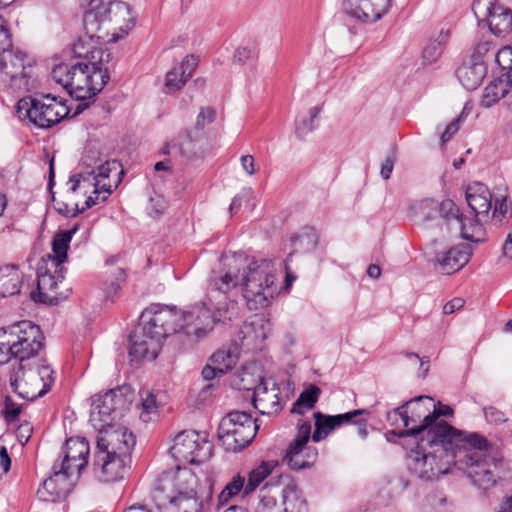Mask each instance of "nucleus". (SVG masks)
<instances>
[{"label":"nucleus","mask_w":512,"mask_h":512,"mask_svg":"<svg viewBox=\"0 0 512 512\" xmlns=\"http://www.w3.org/2000/svg\"><path fill=\"white\" fill-rule=\"evenodd\" d=\"M112 0H85L83 18L86 36L73 45L74 55L80 59L72 64L59 63L52 70L53 80L61 85L70 96L82 101L76 113L88 107V100L102 91L110 79L108 63L110 53L97 44L104 40L102 31L106 13Z\"/></svg>","instance_id":"obj_1"},{"label":"nucleus","mask_w":512,"mask_h":512,"mask_svg":"<svg viewBox=\"0 0 512 512\" xmlns=\"http://www.w3.org/2000/svg\"><path fill=\"white\" fill-rule=\"evenodd\" d=\"M458 439L440 438L426 442L416 439V448L407 459L409 470L420 479L433 480L448 473L451 464L462 470L481 489L495 485L496 476L490 468L488 439L477 432L461 435Z\"/></svg>","instance_id":"obj_2"},{"label":"nucleus","mask_w":512,"mask_h":512,"mask_svg":"<svg viewBox=\"0 0 512 512\" xmlns=\"http://www.w3.org/2000/svg\"><path fill=\"white\" fill-rule=\"evenodd\" d=\"M227 270L215 275L210 280V288L223 294L237 286L242 287L243 297L249 309L257 310L268 304L272 296L275 274L271 261L253 260L241 255H234L225 264Z\"/></svg>","instance_id":"obj_3"},{"label":"nucleus","mask_w":512,"mask_h":512,"mask_svg":"<svg viewBox=\"0 0 512 512\" xmlns=\"http://www.w3.org/2000/svg\"><path fill=\"white\" fill-rule=\"evenodd\" d=\"M177 311L160 304L151 305L140 317L139 325L129 336V354L136 359L154 360L162 339L178 332Z\"/></svg>","instance_id":"obj_4"},{"label":"nucleus","mask_w":512,"mask_h":512,"mask_svg":"<svg viewBox=\"0 0 512 512\" xmlns=\"http://www.w3.org/2000/svg\"><path fill=\"white\" fill-rule=\"evenodd\" d=\"M433 399L429 396H417L405 402L402 406L388 412V417L400 416L401 421L407 430L400 433V436H412L416 439L428 438L426 442H433L434 439L447 437L458 439L461 435L469 432L458 430L448 423H435L436 415L431 414Z\"/></svg>","instance_id":"obj_5"},{"label":"nucleus","mask_w":512,"mask_h":512,"mask_svg":"<svg viewBox=\"0 0 512 512\" xmlns=\"http://www.w3.org/2000/svg\"><path fill=\"white\" fill-rule=\"evenodd\" d=\"M10 386L21 398L35 400L44 396L54 383V371L43 358L27 359L13 366Z\"/></svg>","instance_id":"obj_6"},{"label":"nucleus","mask_w":512,"mask_h":512,"mask_svg":"<svg viewBox=\"0 0 512 512\" xmlns=\"http://www.w3.org/2000/svg\"><path fill=\"white\" fill-rule=\"evenodd\" d=\"M417 215L423 222L434 220L437 215H440L447 230H459L463 239L473 243H480L485 240L484 228L474 221H470L472 233L469 232L463 215L452 200H443L441 203L431 199L423 200L418 205Z\"/></svg>","instance_id":"obj_7"},{"label":"nucleus","mask_w":512,"mask_h":512,"mask_svg":"<svg viewBox=\"0 0 512 512\" xmlns=\"http://www.w3.org/2000/svg\"><path fill=\"white\" fill-rule=\"evenodd\" d=\"M134 392L130 386H121L91 397L90 423L94 429H103L122 417L132 405Z\"/></svg>","instance_id":"obj_8"},{"label":"nucleus","mask_w":512,"mask_h":512,"mask_svg":"<svg viewBox=\"0 0 512 512\" xmlns=\"http://www.w3.org/2000/svg\"><path fill=\"white\" fill-rule=\"evenodd\" d=\"M20 118H28L39 128H50L69 114L68 107L50 94L41 98L25 97L16 105Z\"/></svg>","instance_id":"obj_9"},{"label":"nucleus","mask_w":512,"mask_h":512,"mask_svg":"<svg viewBox=\"0 0 512 512\" xmlns=\"http://www.w3.org/2000/svg\"><path fill=\"white\" fill-rule=\"evenodd\" d=\"M257 425L246 412L233 411L226 415L218 427V437L226 450L237 452L247 447L254 439Z\"/></svg>","instance_id":"obj_10"},{"label":"nucleus","mask_w":512,"mask_h":512,"mask_svg":"<svg viewBox=\"0 0 512 512\" xmlns=\"http://www.w3.org/2000/svg\"><path fill=\"white\" fill-rule=\"evenodd\" d=\"M98 155L99 152L92 148L86 150L82 162L85 166L88 168L91 167L92 169L85 174L80 173L70 178V181L73 182L71 187L72 192H76L81 184L85 185L87 183L88 186L95 187V193L99 191H104L108 194L112 193V185L106 183L105 180L110 177L112 171L116 172V175H119L123 173V170L120 169L121 165L116 160H107L102 163Z\"/></svg>","instance_id":"obj_11"},{"label":"nucleus","mask_w":512,"mask_h":512,"mask_svg":"<svg viewBox=\"0 0 512 512\" xmlns=\"http://www.w3.org/2000/svg\"><path fill=\"white\" fill-rule=\"evenodd\" d=\"M212 452V443L194 430L179 432L170 448V453L179 466L205 462L212 456Z\"/></svg>","instance_id":"obj_12"},{"label":"nucleus","mask_w":512,"mask_h":512,"mask_svg":"<svg viewBox=\"0 0 512 512\" xmlns=\"http://www.w3.org/2000/svg\"><path fill=\"white\" fill-rule=\"evenodd\" d=\"M178 331L182 329L187 337L195 341L206 338L219 323L214 318L212 300H201L193 304L187 311L178 313Z\"/></svg>","instance_id":"obj_13"},{"label":"nucleus","mask_w":512,"mask_h":512,"mask_svg":"<svg viewBox=\"0 0 512 512\" xmlns=\"http://www.w3.org/2000/svg\"><path fill=\"white\" fill-rule=\"evenodd\" d=\"M209 486H202L198 477L187 468L177 465L175 471H168L161 475L153 494L166 496L186 497L201 495L204 489Z\"/></svg>","instance_id":"obj_14"},{"label":"nucleus","mask_w":512,"mask_h":512,"mask_svg":"<svg viewBox=\"0 0 512 512\" xmlns=\"http://www.w3.org/2000/svg\"><path fill=\"white\" fill-rule=\"evenodd\" d=\"M11 339L17 363L39 358L38 353L43 348L44 336L39 326L31 321H20L9 326Z\"/></svg>","instance_id":"obj_15"},{"label":"nucleus","mask_w":512,"mask_h":512,"mask_svg":"<svg viewBox=\"0 0 512 512\" xmlns=\"http://www.w3.org/2000/svg\"><path fill=\"white\" fill-rule=\"evenodd\" d=\"M0 73L3 81L16 90L29 88L31 66L26 64V54L19 49L6 47L0 54Z\"/></svg>","instance_id":"obj_16"},{"label":"nucleus","mask_w":512,"mask_h":512,"mask_svg":"<svg viewBox=\"0 0 512 512\" xmlns=\"http://www.w3.org/2000/svg\"><path fill=\"white\" fill-rule=\"evenodd\" d=\"M312 438L311 424L307 421L297 424V433L290 442L284 461L294 470H300L310 467L317 458V450L308 446V442Z\"/></svg>","instance_id":"obj_17"},{"label":"nucleus","mask_w":512,"mask_h":512,"mask_svg":"<svg viewBox=\"0 0 512 512\" xmlns=\"http://www.w3.org/2000/svg\"><path fill=\"white\" fill-rule=\"evenodd\" d=\"M98 431L96 451L120 455L130 458L135 445V438L126 427L121 425H109Z\"/></svg>","instance_id":"obj_18"},{"label":"nucleus","mask_w":512,"mask_h":512,"mask_svg":"<svg viewBox=\"0 0 512 512\" xmlns=\"http://www.w3.org/2000/svg\"><path fill=\"white\" fill-rule=\"evenodd\" d=\"M130 462L131 457L124 458L120 455L95 451L93 472L101 482H115L124 478Z\"/></svg>","instance_id":"obj_19"},{"label":"nucleus","mask_w":512,"mask_h":512,"mask_svg":"<svg viewBox=\"0 0 512 512\" xmlns=\"http://www.w3.org/2000/svg\"><path fill=\"white\" fill-rule=\"evenodd\" d=\"M52 471V475L44 480L37 491V496L41 501L57 502L63 500L72 489L73 482L71 478L74 475L63 469V466H58V463H54Z\"/></svg>","instance_id":"obj_20"},{"label":"nucleus","mask_w":512,"mask_h":512,"mask_svg":"<svg viewBox=\"0 0 512 512\" xmlns=\"http://www.w3.org/2000/svg\"><path fill=\"white\" fill-rule=\"evenodd\" d=\"M153 499L162 512H200L212 499V488H205L201 495L186 497L153 494Z\"/></svg>","instance_id":"obj_21"},{"label":"nucleus","mask_w":512,"mask_h":512,"mask_svg":"<svg viewBox=\"0 0 512 512\" xmlns=\"http://www.w3.org/2000/svg\"><path fill=\"white\" fill-rule=\"evenodd\" d=\"M63 275L60 271H55V274L47 271L41 272L39 269L37 276V291L31 292V297L34 301L44 304H57L63 300L67 295L61 291L60 286L63 283Z\"/></svg>","instance_id":"obj_22"},{"label":"nucleus","mask_w":512,"mask_h":512,"mask_svg":"<svg viewBox=\"0 0 512 512\" xmlns=\"http://www.w3.org/2000/svg\"><path fill=\"white\" fill-rule=\"evenodd\" d=\"M466 201L468 206L474 213L477 219H469L467 217H463L469 232L472 233V228L470 227V221H474L478 223L482 228L481 221H486L489 218V211L491 209L492 203V195L487 188L482 183L474 182L468 185L466 189Z\"/></svg>","instance_id":"obj_23"},{"label":"nucleus","mask_w":512,"mask_h":512,"mask_svg":"<svg viewBox=\"0 0 512 512\" xmlns=\"http://www.w3.org/2000/svg\"><path fill=\"white\" fill-rule=\"evenodd\" d=\"M89 452V443L85 438H69L64 447L63 460L58 466H63V469L78 478L88 464Z\"/></svg>","instance_id":"obj_24"},{"label":"nucleus","mask_w":512,"mask_h":512,"mask_svg":"<svg viewBox=\"0 0 512 512\" xmlns=\"http://www.w3.org/2000/svg\"><path fill=\"white\" fill-rule=\"evenodd\" d=\"M392 0H345L344 11L352 18L362 22H375L386 14Z\"/></svg>","instance_id":"obj_25"},{"label":"nucleus","mask_w":512,"mask_h":512,"mask_svg":"<svg viewBox=\"0 0 512 512\" xmlns=\"http://www.w3.org/2000/svg\"><path fill=\"white\" fill-rule=\"evenodd\" d=\"M369 414L370 413L365 409H355L338 415H324L321 412H315V430L312 434V440L314 442H319L325 439L336 428L342 425H349L350 420H352L354 416Z\"/></svg>","instance_id":"obj_26"},{"label":"nucleus","mask_w":512,"mask_h":512,"mask_svg":"<svg viewBox=\"0 0 512 512\" xmlns=\"http://www.w3.org/2000/svg\"><path fill=\"white\" fill-rule=\"evenodd\" d=\"M167 148L174 153H178L186 159H196L204 155L206 151V143L203 133L195 131H185L178 135L171 143L167 144Z\"/></svg>","instance_id":"obj_27"},{"label":"nucleus","mask_w":512,"mask_h":512,"mask_svg":"<svg viewBox=\"0 0 512 512\" xmlns=\"http://www.w3.org/2000/svg\"><path fill=\"white\" fill-rule=\"evenodd\" d=\"M270 332V321L263 314L249 317L240 329V339L243 346L257 348Z\"/></svg>","instance_id":"obj_28"},{"label":"nucleus","mask_w":512,"mask_h":512,"mask_svg":"<svg viewBox=\"0 0 512 512\" xmlns=\"http://www.w3.org/2000/svg\"><path fill=\"white\" fill-rule=\"evenodd\" d=\"M496 36L507 34L512 28V12L496 1H489L482 19Z\"/></svg>","instance_id":"obj_29"},{"label":"nucleus","mask_w":512,"mask_h":512,"mask_svg":"<svg viewBox=\"0 0 512 512\" xmlns=\"http://www.w3.org/2000/svg\"><path fill=\"white\" fill-rule=\"evenodd\" d=\"M133 17L131 16L130 7L128 4L121 1H113L108 6L106 13V23L103 26L102 31L98 34H103L104 38L110 33L116 30L127 33L131 28Z\"/></svg>","instance_id":"obj_30"},{"label":"nucleus","mask_w":512,"mask_h":512,"mask_svg":"<svg viewBox=\"0 0 512 512\" xmlns=\"http://www.w3.org/2000/svg\"><path fill=\"white\" fill-rule=\"evenodd\" d=\"M471 255V246L461 244L452 247L446 252L438 253L436 261L443 273L451 274L464 267L469 262Z\"/></svg>","instance_id":"obj_31"},{"label":"nucleus","mask_w":512,"mask_h":512,"mask_svg":"<svg viewBox=\"0 0 512 512\" xmlns=\"http://www.w3.org/2000/svg\"><path fill=\"white\" fill-rule=\"evenodd\" d=\"M252 402L254 407L263 415H271L280 409L279 389L273 383L268 388L264 381H261L253 392Z\"/></svg>","instance_id":"obj_32"},{"label":"nucleus","mask_w":512,"mask_h":512,"mask_svg":"<svg viewBox=\"0 0 512 512\" xmlns=\"http://www.w3.org/2000/svg\"><path fill=\"white\" fill-rule=\"evenodd\" d=\"M198 65V59L194 55L186 56L183 61L174 66L167 74L165 88L168 92H175L181 89L187 80L193 75Z\"/></svg>","instance_id":"obj_33"},{"label":"nucleus","mask_w":512,"mask_h":512,"mask_svg":"<svg viewBox=\"0 0 512 512\" xmlns=\"http://www.w3.org/2000/svg\"><path fill=\"white\" fill-rule=\"evenodd\" d=\"M23 274L15 265L0 267V297L14 296L20 293Z\"/></svg>","instance_id":"obj_34"},{"label":"nucleus","mask_w":512,"mask_h":512,"mask_svg":"<svg viewBox=\"0 0 512 512\" xmlns=\"http://www.w3.org/2000/svg\"><path fill=\"white\" fill-rule=\"evenodd\" d=\"M485 62H472L461 65L456 75L464 88L468 90L476 89L483 81L486 75Z\"/></svg>","instance_id":"obj_35"},{"label":"nucleus","mask_w":512,"mask_h":512,"mask_svg":"<svg viewBox=\"0 0 512 512\" xmlns=\"http://www.w3.org/2000/svg\"><path fill=\"white\" fill-rule=\"evenodd\" d=\"M239 359V348L236 345H231L226 348H221L216 351L209 358V362L216 365L218 372L227 373L229 370L234 368Z\"/></svg>","instance_id":"obj_36"},{"label":"nucleus","mask_w":512,"mask_h":512,"mask_svg":"<svg viewBox=\"0 0 512 512\" xmlns=\"http://www.w3.org/2000/svg\"><path fill=\"white\" fill-rule=\"evenodd\" d=\"M278 466V462L274 460L262 461L257 467L252 469L248 474L245 485V496L254 492L259 485L272 474Z\"/></svg>","instance_id":"obj_37"},{"label":"nucleus","mask_w":512,"mask_h":512,"mask_svg":"<svg viewBox=\"0 0 512 512\" xmlns=\"http://www.w3.org/2000/svg\"><path fill=\"white\" fill-rule=\"evenodd\" d=\"M77 230L78 226L76 225L68 231H60L55 234L52 240V251L54 253L53 262L56 267H59L66 261L69 243Z\"/></svg>","instance_id":"obj_38"},{"label":"nucleus","mask_w":512,"mask_h":512,"mask_svg":"<svg viewBox=\"0 0 512 512\" xmlns=\"http://www.w3.org/2000/svg\"><path fill=\"white\" fill-rule=\"evenodd\" d=\"M511 86L512 82L503 80L500 76L497 77L489 85H487L484 90V95L482 98L483 106L488 108L497 103L500 99L508 94Z\"/></svg>","instance_id":"obj_39"},{"label":"nucleus","mask_w":512,"mask_h":512,"mask_svg":"<svg viewBox=\"0 0 512 512\" xmlns=\"http://www.w3.org/2000/svg\"><path fill=\"white\" fill-rule=\"evenodd\" d=\"M282 497L284 506L282 508L285 512H306V500L295 484L285 486L282 491Z\"/></svg>","instance_id":"obj_40"},{"label":"nucleus","mask_w":512,"mask_h":512,"mask_svg":"<svg viewBox=\"0 0 512 512\" xmlns=\"http://www.w3.org/2000/svg\"><path fill=\"white\" fill-rule=\"evenodd\" d=\"M321 108L316 106L308 110L306 115L299 116L295 121V133L298 138L305 139L317 128V117Z\"/></svg>","instance_id":"obj_41"},{"label":"nucleus","mask_w":512,"mask_h":512,"mask_svg":"<svg viewBox=\"0 0 512 512\" xmlns=\"http://www.w3.org/2000/svg\"><path fill=\"white\" fill-rule=\"evenodd\" d=\"M321 390L316 385H311L300 393L298 399L293 404L292 413L303 414L305 411L311 410L318 401Z\"/></svg>","instance_id":"obj_42"},{"label":"nucleus","mask_w":512,"mask_h":512,"mask_svg":"<svg viewBox=\"0 0 512 512\" xmlns=\"http://www.w3.org/2000/svg\"><path fill=\"white\" fill-rule=\"evenodd\" d=\"M291 241L294 251L309 252L316 248L318 236L312 228H306L300 234L294 236Z\"/></svg>","instance_id":"obj_43"},{"label":"nucleus","mask_w":512,"mask_h":512,"mask_svg":"<svg viewBox=\"0 0 512 512\" xmlns=\"http://www.w3.org/2000/svg\"><path fill=\"white\" fill-rule=\"evenodd\" d=\"M141 407L140 418L144 422H149L152 418L151 415L156 414L159 408L157 395L149 390H143L140 392V403Z\"/></svg>","instance_id":"obj_44"},{"label":"nucleus","mask_w":512,"mask_h":512,"mask_svg":"<svg viewBox=\"0 0 512 512\" xmlns=\"http://www.w3.org/2000/svg\"><path fill=\"white\" fill-rule=\"evenodd\" d=\"M255 512H285L282 506L277 504L276 496L270 494L269 483L260 489L259 502Z\"/></svg>","instance_id":"obj_45"},{"label":"nucleus","mask_w":512,"mask_h":512,"mask_svg":"<svg viewBox=\"0 0 512 512\" xmlns=\"http://www.w3.org/2000/svg\"><path fill=\"white\" fill-rule=\"evenodd\" d=\"M495 61L500 68V77L503 80L512 82V47L506 46L498 50Z\"/></svg>","instance_id":"obj_46"},{"label":"nucleus","mask_w":512,"mask_h":512,"mask_svg":"<svg viewBox=\"0 0 512 512\" xmlns=\"http://www.w3.org/2000/svg\"><path fill=\"white\" fill-rule=\"evenodd\" d=\"M245 478L241 475L234 476L230 482L226 484L221 493L218 496V500L220 504L227 503L231 498L236 496L238 493L243 491V495L245 496Z\"/></svg>","instance_id":"obj_47"},{"label":"nucleus","mask_w":512,"mask_h":512,"mask_svg":"<svg viewBox=\"0 0 512 512\" xmlns=\"http://www.w3.org/2000/svg\"><path fill=\"white\" fill-rule=\"evenodd\" d=\"M212 311L214 318H219V323H226L237 318L239 307L234 301L219 303L218 306L212 302Z\"/></svg>","instance_id":"obj_48"},{"label":"nucleus","mask_w":512,"mask_h":512,"mask_svg":"<svg viewBox=\"0 0 512 512\" xmlns=\"http://www.w3.org/2000/svg\"><path fill=\"white\" fill-rule=\"evenodd\" d=\"M446 36L440 35L439 39L430 41L423 49L422 60L424 64H433L441 56L445 46Z\"/></svg>","instance_id":"obj_49"},{"label":"nucleus","mask_w":512,"mask_h":512,"mask_svg":"<svg viewBox=\"0 0 512 512\" xmlns=\"http://www.w3.org/2000/svg\"><path fill=\"white\" fill-rule=\"evenodd\" d=\"M14 342L11 339L9 327L0 331V365L8 363L15 358Z\"/></svg>","instance_id":"obj_50"},{"label":"nucleus","mask_w":512,"mask_h":512,"mask_svg":"<svg viewBox=\"0 0 512 512\" xmlns=\"http://www.w3.org/2000/svg\"><path fill=\"white\" fill-rule=\"evenodd\" d=\"M483 413L486 422L490 425L499 426L508 422V417L506 414L495 406L483 407Z\"/></svg>","instance_id":"obj_51"},{"label":"nucleus","mask_w":512,"mask_h":512,"mask_svg":"<svg viewBox=\"0 0 512 512\" xmlns=\"http://www.w3.org/2000/svg\"><path fill=\"white\" fill-rule=\"evenodd\" d=\"M216 113L212 108H202L197 116L195 130L202 131L206 125L214 122Z\"/></svg>","instance_id":"obj_52"},{"label":"nucleus","mask_w":512,"mask_h":512,"mask_svg":"<svg viewBox=\"0 0 512 512\" xmlns=\"http://www.w3.org/2000/svg\"><path fill=\"white\" fill-rule=\"evenodd\" d=\"M508 212L509 204L507 199L502 198L501 200H496L491 218L495 221L496 224H501L503 220L507 218Z\"/></svg>","instance_id":"obj_53"},{"label":"nucleus","mask_w":512,"mask_h":512,"mask_svg":"<svg viewBox=\"0 0 512 512\" xmlns=\"http://www.w3.org/2000/svg\"><path fill=\"white\" fill-rule=\"evenodd\" d=\"M21 412V406L15 403L11 397L6 396L4 400L3 414L8 421L15 420Z\"/></svg>","instance_id":"obj_54"},{"label":"nucleus","mask_w":512,"mask_h":512,"mask_svg":"<svg viewBox=\"0 0 512 512\" xmlns=\"http://www.w3.org/2000/svg\"><path fill=\"white\" fill-rule=\"evenodd\" d=\"M431 414L436 415L435 423H447L445 420L440 419L441 416H452L453 409L448 405H442L440 402L436 404L433 401V406H431Z\"/></svg>","instance_id":"obj_55"},{"label":"nucleus","mask_w":512,"mask_h":512,"mask_svg":"<svg viewBox=\"0 0 512 512\" xmlns=\"http://www.w3.org/2000/svg\"><path fill=\"white\" fill-rule=\"evenodd\" d=\"M491 50V43L488 41L477 44L471 56L472 62H484V58Z\"/></svg>","instance_id":"obj_56"},{"label":"nucleus","mask_w":512,"mask_h":512,"mask_svg":"<svg viewBox=\"0 0 512 512\" xmlns=\"http://www.w3.org/2000/svg\"><path fill=\"white\" fill-rule=\"evenodd\" d=\"M462 119L463 118L461 114L458 118L454 119L447 125L445 131L441 135L442 144L448 142L458 132Z\"/></svg>","instance_id":"obj_57"},{"label":"nucleus","mask_w":512,"mask_h":512,"mask_svg":"<svg viewBox=\"0 0 512 512\" xmlns=\"http://www.w3.org/2000/svg\"><path fill=\"white\" fill-rule=\"evenodd\" d=\"M255 54V51L249 47H240L238 48L233 56V60L236 63L244 64L247 60L252 58Z\"/></svg>","instance_id":"obj_58"},{"label":"nucleus","mask_w":512,"mask_h":512,"mask_svg":"<svg viewBox=\"0 0 512 512\" xmlns=\"http://www.w3.org/2000/svg\"><path fill=\"white\" fill-rule=\"evenodd\" d=\"M349 424H353L357 427V434L360 438L365 439L368 436L367 419L361 416H354Z\"/></svg>","instance_id":"obj_59"},{"label":"nucleus","mask_w":512,"mask_h":512,"mask_svg":"<svg viewBox=\"0 0 512 512\" xmlns=\"http://www.w3.org/2000/svg\"><path fill=\"white\" fill-rule=\"evenodd\" d=\"M465 304L464 299L462 298H454L451 301L447 302L443 307L444 314H452L455 311L461 309Z\"/></svg>","instance_id":"obj_60"},{"label":"nucleus","mask_w":512,"mask_h":512,"mask_svg":"<svg viewBox=\"0 0 512 512\" xmlns=\"http://www.w3.org/2000/svg\"><path fill=\"white\" fill-rule=\"evenodd\" d=\"M240 160L241 166L247 174L254 175L256 173L255 160L252 155H244Z\"/></svg>","instance_id":"obj_61"},{"label":"nucleus","mask_w":512,"mask_h":512,"mask_svg":"<svg viewBox=\"0 0 512 512\" xmlns=\"http://www.w3.org/2000/svg\"><path fill=\"white\" fill-rule=\"evenodd\" d=\"M201 374L202 377L207 381L223 375V373L218 372V369H216V365H213L211 362L204 366Z\"/></svg>","instance_id":"obj_62"},{"label":"nucleus","mask_w":512,"mask_h":512,"mask_svg":"<svg viewBox=\"0 0 512 512\" xmlns=\"http://www.w3.org/2000/svg\"><path fill=\"white\" fill-rule=\"evenodd\" d=\"M394 168V159L387 157L381 166L380 174L383 179L388 180L391 177V173Z\"/></svg>","instance_id":"obj_63"},{"label":"nucleus","mask_w":512,"mask_h":512,"mask_svg":"<svg viewBox=\"0 0 512 512\" xmlns=\"http://www.w3.org/2000/svg\"><path fill=\"white\" fill-rule=\"evenodd\" d=\"M502 254L504 257L512 260V223L506 236V240L502 246Z\"/></svg>","instance_id":"obj_64"}]
</instances>
